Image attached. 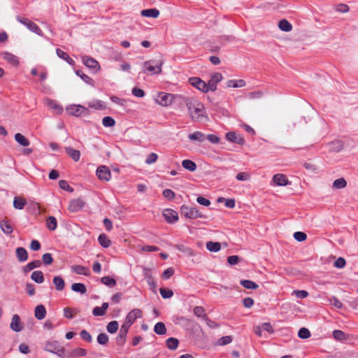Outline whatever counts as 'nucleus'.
<instances>
[{
    "label": "nucleus",
    "instance_id": "nucleus-27",
    "mask_svg": "<svg viewBox=\"0 0 358 358\" xmlns=\"http://www.w3.org/2000/svg\"><path fill=\"white\" fill-rule=\"evenodd\" d=\"M0 227L3 233L6 234H10L13 231V227L7 219H4L0 222Z\"/></svg>",
    "mask_w": 358,
    "mask_h": 358
},
{
    "label": "nucleus",
    "instance_id": "nucleus-19",
    "mask_svg": "<svg viewBox=\"0 0 358 358\" xmlns=\"http://www.w3.org/2000/svg\"><path fill=\"white\" fill-rule=\"evenodd\" d=\"M273 181L279 186L287 185L289 183L287 176L281 173L275 174L273 177Z\"/></svg>",
    "mask_w": 358,
    "mask_h": 358
},
{
    "label": "nucleus",
    "instance_id": "nucleus-20",
    "mask_svg": "<svg viewBox=\"0 0 358 358\" xmlns=\"http://www.w3.org/2000/svg\"><path fill=\"white\" fill-rule=\"evenodd\" d=\"M87 355V350L82 348H77L73 350L69 353H66V357H85Z\"/></svg>",
    "mask_w": 358,
    "mask_h": 358
},
{
    "label": "nucleus",
    "instance_id": "nucleus-4",
    "mask_svg": "<svg viewBox=\"0 0 358 358\" xmlns=\"http://www.w3.org/2000/svg\"><path fill=\"white\" fill-rule=\"evenodd\" d=\"M16 19L19 22L24 25L31 31L36 34L38 36H42L43 35V31L40 27L29 19L21 16H17Z\"/></svg>",
    "mask_w": 358,
    "mask_h": 358
},
{
    "label": "nucleus",
    "instance_id": "nucleus-46",
    "mask_svg": "<svg viewBox=\"0 0 358 358\" xmlns=\"http://www.w3.org/2000/svg\"><path fill=\"white\" fill-rule=\"evenodd\" d=\"M347 186V182L343 178L336 179L333 182V187L335 189H343Z\"/></svg>",
    "mask_w": 358,
    "mask_h": 358
},
{
    "label": "nucleus",
    "instance_id": "nucleus-21",
    "mask_svg": "<svg viewBox=\"0 0 358 358\" xmlns=\"http://www.w3.org/2000/svg\"><path fill=\"white\" fill-rule=\"evenodd\" d=\"M34 315L36 319L41 320L45 317L46 309L43 305H38L34 310Z\"/></svg>",
    "mask_w": 358,
    "mask_h": 358
},
{
    "label": "nucleus",
    "instance_id": "nucleus-34",
    "mask_svg": "<svg viewBox=\"0 0 358 358\" xmlns=\"http://www.w3.org/2000/svg\"><path fill=\"white\" fill-rule=\"evenodd\" d=\"M71 289L73 292H79L81 294H84L87 292V289H86L85 285L84 284L80 283V282L72 284Z\"/></svg>",
    "mask_w": 358,
    "mask_h": 358
},
{
    "label": "nucleus",
    "instance_id": "nucleus-28",
    "mask_svg": "<svg viewBox=\"0 0 358 358\" xmlns=\"http://www.w3.org/2000/svg\"><path fill=\"white\" fill-rule=\"evenodd\" d=\"M27 204L25 199L21 196H15L13 200V206L16 209L22 210Z\"/></svg>",
    "mask_w": 358,
    "mask_h": 358
},
{
    "label": "nucleus",
    "instance_id": "nucleus-55",
    "mask_svg": "<svg viewBox=\"0 0 358 358\" xmlns=\"http://www.w3.org/2000/svg\"><path fill=\"white\" fill-rule=\"evenodd\" d=\"M159 292L164 299H169L173 295V292L172 290L164 288H160Z\"/></svg>",
    "mask_w": 358,
    "mask_h": 358
},
{
    "label": "nucleus",
    "instance_id": "nucleus-59",
    "mask_svg": "<svg viewBox=\"0 0 358 358\" xmlns=\"http://www.w3.org/2000/svg\"><path fill=\"white\" fill-rule=\"evenodd\" d=\"M294 238L298 241H304L307 238V235L302 231H296L294 234Z\"/></svg>",
    "mask_w": 358,
    "mask_h": 358
},
{
    "label": "nucleus",
    "instance_id": "nucleus-35",
    "mask_svg": "<svg viewBox=\"0 0 358 358\" xmlns=\"http://www.w3.org/2000/svg\"><path fill=\"white\" fill-rule=\"evenodd\" d=\"M47 228L50 231H54L57 229V222L55 217L49 216L46 220Z\"/></svg>",
    "mask_w": 358,
    "mask_h": 358
},
{
    "label": "nucleus",
    "instance_id": "nucleus-8",
    "mask_svg": "<svg viewBox=\"0 0 358 358\" xmlns=\"http://www.w3.org/2000/svg\"><path fill=\"white\" fill-rule=\"evenodd\" d=\"M189 82L192 86L195 87L199 90L205 93L208 92V86L207 83L201 78L197 77L190 78L189 79Z\"/></svg>",
    "mask_w": 358,
    "mask_h": 358
},
{
    "label": "nucleus",
    "instance_id": "nucleus-33",
    "mask_svg": "<svg viewBox=\"0 0 358 358\" xmlns=\"http://www.w3.org/2000/svg\"><path fill=\"white\" fill-rule=\"evenodd\" d=\"M31 278L36 283H42L44 281V275L41 271H34L31 273Z\"/></svg>",
    "mask_w": 358,
    "mask_h": 358
},
{
    "label": "nucleus",
    "instance_id": "nucleus-56",
    "mask_svg": "<svg viewBox=\"0 0 358 358\" xmlns=\"http://www.w3.org/2000/svg\"><path fill=\"white\" fill-rule=\"evenodd\" d=\"M97 342L100 345H106L108 342V336L105 333L99 334L97 336Z\"/></svg>",
    "mask_w": 358,
    "mask_h": 358
},
{
    "label": "nucleus",
    "instance_id": "nucleus-23",
    "mask_svg": "<svg viewBox=\"0 0 358 358\" xmlns=\"http://www.w3.org/2000/svg\"><path fill=\"white\" fill-rule=\"evenodd\" d=\"M141 14L143 17L157 18L159 15V11L157 8H150L141 10Z\"/></svg>",
    "mask_w": 358,
    "mask_h": 358
},
{
    "label": "nucleus",
    "instance_id": "nucleus-41",
    "mask_svg": "<svg viewBox=\"0 0 358 358\" xmlns=\"http://www.w3.org/2000/svg\"><path fill=\"white\" fill-rule=\"evenodd\" d=\"M15 140L22 146H28L29 145V140L20 133L15 135Z\"/></svg>",
    "mask_w": 358,
    "mask_h": 358
},
{
    "label": "nucleus",
    "instance_id": "nucleus-29",
    "mask_svg": "<svg viewBox=\"0 0 358 358\" xmlns=\"http://www.w3.org/2000/svg\"><path fill=\"white\" fill-rule=\"evenodd\" d=\"M41 265V262L40 260H34L33 262H29L26 266H23L22 270L24 273H28L35 268L40 267Z\"/></svg>",
    "mask_w": 358,
    "mask_h": 358
},
{
    "label": "nucleus",
    "instance_id": "nucleus-45",
    "mask_svg": "<svg viewBox=\"0 0 358 358\" xmlns=\"http://www.w3.org/2000/svg\"><path fill=\"white\" fill-rule=\"evenodd\" d=\"M119 327V324L117 321H111L110 322L107 326L106 329L110 334H115L117 332Z\"/></svg>",
    "mask_w": 358,
    "mask_h": 358
},
{
    "label": "nucleus",
    "instance_id": "nucleus-51",
    "mask_svg": "<svg viewBox=\"0 0 358 358\" xmlns=\"http://www.w3.org/2000/svg\"><path fill=\"white\" fill-rule=\"evenodd\" d=\"M102 124L106 127H110L115 125V121L113 117L106 116L103 118Z\"/></svg>",
    "mask_w": 358,
    "mask_h": 358
},
{
    "label": "nucleus",
    "instance_id": "nucleus-53",
    "mask_svg": "<svg viewBox=\"0 0 358 358\" xmlns=\"http://www.w3.org/2000/svg\"><path fill=\"white\" fill-rule=\"evenodd\" d=\"M59 187L64 190H66L67 192H73V188L71 187L69 183L64 180H59Z\"/></svg>",
    "mask_w": 358,
    "mask_h": 358
},
{
    "label": "nucleus",
    "instance_id": "nucleus-18",
    "mask_svg": "<svg viewBox=\"0 0 358 358\" xmlns=\"http://www.w3.org/2000/svg\"><path fill=\"white\" fill-rule=\"evenodd\" d=\"M226 138L232 143L243 145L245 143L244 138L241 136H237L235 132H228L226 134Z\"/></svg>",
    "mask_w": 358,
    "mask_h": 358
},
{
    "label": "nucleus",
    "instance_id": "nucleus-14",
    "mask_svg": "<svg viewBox=\"0 0 358 358\" xmlns=\"http://www.w3.org/2000/svg\"><path fill=\"white\" fill-rule=\"evenodd\" d=\"M84 206L85 202L81 199H76L69 202L68 209L72 213H76L82 210Z\"/></svg>",
    "mask_w": 358,
    "mask_h": 358
},
{
    "label": "nucleus",
    "instance_id": "nucleus-17",
    "mask_svg": "<svg viewBox=\"0 0 358 358\" xmlns=\"http://www.w3.org/2000/svg\"><path fill=\"white\" fill-rule=\"evenodd\" d=\"M11 329L15 332H19L22 330L23 327L21 324L20 317L18 315H14L10 325Z\"/></svg>",
    "mask_w": 358,
    "mask_h": 358
},
{
    "label": "nucleus",
    "instance_id": "nucleus-25",
    "mask_svg": "<svg viewBox=\"0 0 358 358\" xmlns=\"http://www.w3.org/2000/svg\"><path fill=\"white\" fill-rule=\"evenodd\" d=\"M16 256L19 262H25L28 258V254L27 250L22 248L19 247L16 249Z\"/></svg>",
    "mask_w": 358,
    "mask_h": 358
},
{
    "label": "nucleus",
    "instance_id": "nucleus-26",
    "mask_svg": "<svg viewBox=\"0 0 358 358\" xmlns=\"http://www.w3.org/2000/svg\"><path fill=\"white\" fill-rule=\"evenodd\" d=\"M66 153L75 161H79L80 158V152L78 150H75L71 147L65 148Z\"/></svg>",
    "mask_w": 358,
    "mask_h": 358
},
{
    "label": "nucleus",
    "instance_id": "nucleus-50",
    "mask_svg": "<svg viewBox=\"0 0 358 358\" xmlns=\"http://www.w3.org/2000/svg\"><path fill=\"white\" fill-rule=\"evenodd\" d=\"M298 336L300 338L306 339L310 337L311 334L310 331L307 328L302 327L299 329L298 332Z\"/></svg>",
    "mask_w": 358,
    "mask_h": 358
},
{
    "label": "nucleus",
    "instance_id": "nucleus-49",
    "mask_svg": "<svg viewBox=\"0 0 358 358\" xmlns=\"http://www.w3.org/2000/svg\"><path fill=\"white\" fill-rule=\"evenodd\" d=\"M48 105L49 107H50L51 108L55 110V111L57 113H61L62 111H63V108L62 106L59 105L58 103H57L55 101L53 100H48Z\"/></svg>",
    "mask_w": 358,
    "mask_h": 358
},
{
    "label": "nucleus",
    "instance_id": "nucleus-64",
    "mask_svg": "<svg viewBox=\"0 0 358 358\" xmlns=\"http://www.w3.org/2000/svg\"><path fill=\"white\" fill-rule=\"evenodd\" d=\"M329 301H330L331 304H332L334 306H335L337 308H341L343 307L342 302L336 296H332L329 299Z\"/></svg>",
    "mask_w": 358,
    "mask_h": 358
},
{
    "label": "nucleus",
    "instance_id": "nucleus-42",
    "mask_svg": "<svg viewBox=\"0 0 358 358\" xmlns=\"http://www.w3.org/2000/svg\"><path fill=\"white\" fill-rule=\"evenodd\" d=\"M155 332L158 335H164L166 332L165 324L162 322H157L154 327Z\"/></svg>",
    "mask_w": 358,
    "mask_h": 358
},
{
    "label": "nucleus",
    "instance_id": "nucleus-24",
    "mask_svg": "<svg viewBox=\"0 0 358 358\" xmlns=\"http://www.w3.org/2000/svg\"><path fill=\"white\" fill-rule=\"evenodd\" d=\"M188 138L192 141H198L201 143L206 139L205 135L201 131H195L188 135Z\"/></svg>",
    "mask_w": 358,
    "mask_h": 358
},
{
    "label": "nucleus",
    "instance_id": "nucleus-13",
    "mask_svg": "<svg viewBox=\"0 0 358 358\" xmlns=\"http://www.w3.org/2000/svg\"><path fill=\"white\" fill-rule=\"evenodd\" d=\"M96 175L100 180L108 181L111 178L110 171L106 166H100L96 169Z\"/></svg>",
    "mask_w": 358,
    "mask_h": 358
},
{
    "label": "nucleus",
    "instance_id": "nucleus-11",
    "mask_svg": "<svg viewBox=\"0 0 358 358\" xmlns=\"http://www.w3.org/2000/svg\"><path fill=\"white\" fill-rule=\"evenodd\" d=\"M129 326L124 323L121 326L119 334L116 338L117 345L122 346L124 344L127 340V335L129 329Z\"/></svg>",
    "mask_w": 358,
    "mask_h": 358
},
{
    "label": "nucleus",
    "instance_id": "nucleus-31",
    "mask_svg": "<svg viewBox=\"0 0 358 358\" xmlns=\"http://www.w3.org/2000/svg\"><path fill=\"white\" fill-rule=\"evenodd\" d=\"M278 27L283 31H290L292 29V25L287 20L283 19L279 21Z\"/></svg>",
    "mask_w": 358,
    "mask_h": 358
},
{
    "label": "nucleus",
    "instance_id": "nucleus-37",
    "mask_svg": "<svg viewBox=\"0 0 358 358\" xmlns=\"http://www.w3.org/2000/svg\"><path fill=\"white\" fill-rule=\"evenodd\" d=\"M56 53L57 56L67 62L69 64H73L74 61L69 56V55L61 49H57Z\"/></svg>",
    "mask_w": 358,
    "mask_h": 358
},
{
    "label": "nucleus",
    "instance_id": "nucleus-39",
    "mask_svg": "<svg viewBox=\"0 0 358 358\" xmlns=\"http://www.w3.org/2000/svg\"><path fill=\"white\" fill-rule=\"evenodd\" d=\"M241 285L246 289H256L259 287L258 285L255 282L249 280H241L240 282Z\"/></svg>",
    "mask_w": 358,
    "mask_h": 358
},
{
    "label": "nucleus",
    "instance_id": "nucleus-5",
    "mask_svg": "<svg viewBox=\"0 0 358 358\" xmlns=\"http://www.w3.org/2000/svg\"><path fill=\"white\" fill-rule=\"evenodd\" d=\"M163 64V62L161 60L157 61L154 59H151L149 61H146L144 62L143 65L145 67V71H148L151 73V74H159L162 72V66Z\"/></svg>",
    "mask_w": 358,
    "mask_h": 358
},
{
    "label": "nucleus",
    "instance_id": "nucleus-3",
    "mask_svg": "<svg viewBox=\"0 0 358 358\" xmlns=\"http://www.w3.org/2000/svg\"><path fill=\"white\" fill-rule=\"evenodd\" d=\"M45 350L50 352L56 354L60 357L66 358V352L63 346L61 345L59 341H52L46 343Z\"/></svg>",
    "mask_w": 358,
    "mask_h": 358
},
{
    "label": "nucleus",
    "instance_id": "nucleus-16",
    "mask_svg": "<svg viewBox=\"0 0 358 358\" xmlns=\"http://www.w3.org/2000/svg\"><path fill=\"white\" fill-rule=\"evenodd\" d=\"M1 56L3 59L10 64L12 66H17L19 65V59L15 55L8 52H3L1 53Z\"/></svg>",
    "mask_w": 358,
    "mask_h": 358
},
{
    "label": "nucleus",
    "instance_id": "nucleus-32",
    "mask_svg": "<svg viewBox=\"0 0 358 358\" xmlns=\"http://www.w3.org/2000/svg\"><path fill=\"white\" fill-rule=\"evenodd\" d=\"M173 247L178 249L179 251L183 252L187 256L191 257L194 255L193 250L191 248L186 247L182 244L174 245Z\"/></svg>",
    "mask_w": 358,
    "mask_h": 358
},
{
    "label": "nucleus",
    "instance_id": "nucleus-58",
    "mask_svg": "<svg viewBox=\"0 0 358 358\" xmlns=\"http://www.w3.org/2000/svg\"><path fill=\"white\" fill-rule=\"evenodd\" d=\"M333 336L337 341H343L345 338L344 332L341 330H334L333 331Z\"/></svg>",
    "mask_w": 358,
    "mask_h": 358
},
{
    "label": "nucleus",
    "instance_id": "nucleus-47",
    "mask_svg": "<svg viewBox=\"0 0 358 358\" xmlns=\"http://www.w3.org/2000/svg\"><path fill=\"white\" fill-rule=\"evenodd\" d=\"M101 281L103 284L110 287H113L116 285V280L110 276L102 277Z\"/></svg>",
    "mask_w": 358,
    "mask_h": 358
},
{
    "label": "nucleus",
    "instance_id": "nucleus-6",
    "mask_svg": "<svg viewBox=\"0 0 358 358\" xmlns=\"http://www.w3.org/2000/svg\"><path fill=\"white\" fill-rule=\"evenodd\" d=\"M66 110L69 115L76 117L85 116L89 114V110L81 105H71L66 108Z\"/></svg>",
    "mask_w": 358,
    "mask_h": 358
},
{
    "label": "nucleus",
    "instance_id": "nucleus-48",
    "mask_svg": "<svg viewBox=\"0 0 358 358\" xmlns=\"http://www.w3.org/2000/svg\"><path fill=\"white\" fill-rule=\"evenodd\" d=\"M194 314L202 318H206L207 317L206 314V310L202 306H195L193 309Z\"/></svg>",
    "mask_w": 358,
    "mask_h": 358
},
{
    "label": "nucleus",
    "instance_id": "nucleus-63",
    "mask_svg": "<svg viewBox=\"0 0 358 358\" xmlns=\"http://www.w3.org/2000/svg\"><path fill=\"white\" fill-rule=\"evenodd\" d=\"M232 341V338L230 336H225L220 338L218 341V343L220 345H227Z\"/></svg>",
    "mask_w": 358,
    "mask_h": 358
},
{
    "label": "nucleus",
    "instance_id": "nucleus-62",
    "mask_svg": "<svg viewBox=\"0 0 358 358\" xmlns=\"http://www.w3.org/2000/svg\"><path fill=\"white\" fill-rule=\"evenodd\" d=\"M250 174L246 172H241V173H238L236 176V178L238 180H241V181L248 180L250 179Z\"/></svg>",
    "mask_w": 358,
    "mask_h": 358
},
{
    "label": "nucleus",
    "instance_id": "nucleus-40",
    "mask_svg": "<svg viewBox=\"0 0 358 358\" xmlns=\"http://www.w3.org/2000/svg\"><path fill=\"white\" fill-rule=\"evenodd\" d=\"M76 73L78 76H79L86 83H87L90 85H92V86L94 85V80L90 77H89L87 75L85 74L82 71L78 70L76 71Z\"/></svg>",
    "mask_w": 358,
    "mask_h": 358
},
{
    "label": "nucleus",
    "instance_id": "nucleus-44",
    "mask_svg": "<svg viewBox=\"0 0 358 358\" xmlns=\"http://www.w3.org/2000/svg\"><path fill=\"white\" fill-rule=\"evenodd\" d=\"M98 241L103 248H108L111 243L110 241L107 238L106 235L101 234L99 236Z\"/></svg>",
    "mask_w": 358,
    "mask_h": 358
},
{
    "label": "nucleus",
    "instance_id": "nucleus-10",
    "mask_svg": "<svg viewBox=\"0 0 358 358\" xmlns=\"http://www.w3.org/2000/svg\"><path fill=\"white\" fill-rule=\"evenodd\" d=\"M82 60L84 64L89 69L94 71V72H97L100 69V66L99 62L93 59L92 57L88 56H83L82 57Z\"/></svg>",
    "mask_w": 358,
    "mask_h": 358
},
{
    "label": "nucleus",
    "instance_id": "nucleus-30",
    "mask_svg": "<svg viewBox=\"0 0 358 358\" xmlns=\"http://www.w3.org/2000/svg\"><path fill=\"white\" fill-rule=\"evenodd\" d=\"M53 283L57 291H62L65 287L64 279L60 276H55L53 278Z\"/></svg>",
    "mask_w": 358,
    "mask_h": 358
},
{
    "label": "nucleus",
    "instance_id": "nucleus-22",
    "mask_svg": "<svg viewBox=\"0 0 358 358\" xmlns=\"http://www.w3.org/2000/svg\"><path fill=\"white\" fill-rule=\"evenodd\" d=\"M71 271L79 275H84L88 276L90 275V270L88 268L81 265H73L71 266Z\"/></svg>",
    "mask_w": 358,
    "mask_h": 358
},
{
    "label": "nucleus",
    "instance_id": "nucleus-1",
    "mask_svg": "<svg viewBox=\"0 0 358 358\" xmlns=\"http://www.w3.org/2000/svg\"><path fill=\"white\" fill-rule=\"evenodd\" d=\"M185 105L192 120H199L204 109L203 105L194 99H185Z\"/></svg>",
    "mask_w": 358,
    "mask_h": 358
},
{
    "label": "nucleus",
    "instance_id": "nucleus-7",
    "mask_svg": "<svg viewBox=\"0 0 358 358\" xmlns=\"http://www.w3.org/2000/svg\"><path fill=\"white\" fill-rule=\"evenodd\" d=\"M173 99V94L162 92L158 93L156 102L161 106H168L171 104Z\"/></svg>",
    "mask_w": 358,
    "mask_h": 358
},
{
    "label": "nucleus",
    "instance_id": "nucleus-2",
    "mask_svg": "<svg viewBox=\"0 0 358 358\" xmlns=\"http://www.w3.org/2000/svg\"><path fill=\"white\" fill-rule=\"evenodd\" d=\"M180 213L182 216L188 219L207 218V215L202 214L196 207L187 205L180 207Z\"/></svg>",
    "mask_w": 358,
    "mask_h": 358
},
{
    "label": "nucleus",
    "instance_id": "nucleus-12",
    "mask_svg": "<svg viewBox=\"0 0 358 358\" xmlns=\"http://www.w3.org/2000/svg\"><path fill=\"white\" fill-rule=\"evenodd\" d=\"M163 216L168 223L173 224L178 220V213L170 208H166L163 211Z\"/></svg>",
    "mask_w": 358,
    "mask_h": 358
},
{
    "label": "nucleus",
    "instance_id": "nucleus-60",
    "mask_svg": "<svg viewBox=\"0 0 358 358\" xmlns=\"http://www.w3.org/2000/svg\"><path fill=\"white\" fill-rule=\"evenodd\" d=\"M42 260L44 264L50 265L52 263L53 259L50 253H45L42 256Z\"/></svg>",
    "mask_w": 358,
    "mask_h": 358
},
{
    "label": "nucleus",
    "instance_id": "nucleus-38",
    "mask_svg": "<svg viewBox=\"0 0 358 358\" xmlns=\"http://www.w3.org/2000/svg\"><path fill=\"white\" fill-rule=\"evenodd\" d=\"M206 248L210 252H218L221 249V244L219 242L208 241L206 243Z\"/></svg>",
    "mask_w": 358,
    "mask_h": 358
},
{
    "label": "nucleus",
    "instance_id": "nucleus-43",
    "mask_svg": "<svg viewBox=\"0 0 358 358\" xmlns=\"http://www.w3.org/2000/svg\"><path fill=\"white\" fill-rule=\"evenodd\" d=\"M166 346L171 350H175L177 349L179 341L175 338H169L166 340Z\"/></svg>",
    "mask_w": 358,
    "mask_h": 358
},
{
    "label": "nucleus",
    "instance_id": "nucleus-54",
    "mask_svg": "<svg viewBox=\"0 0 358 358\" xmlns=\"http://www.w3.org/2000/svg\"><path fill=\"white\" fill-rule=\"evenodd\" d=\"M80 337L83 340H84L86 342L91 343L92 341V337L90 334V333L85 330L83 329L80 333Z\"/></svg>",
    "mask_w": 358,
    "mask_h": 358
},
{
    "label": "nucleus",
    "instance_id": "nucleus-15",
    "mask_svg": "<svg viewBox=\"0 0 358 358\" xmlns=\"http://www.w3.org/2000/svg\"><path fill=\"white\" fill-rule=\"evenodd\" d=\"M222 79V76L220 73H215L212 75L210 80L207 83L208 86V91L211 90L213 92L217 90V84L221 81Z\"/></svg>",
    "mask_w": 358,
    "mask_h": 358
},
{
    "label": "nucleus",
    "instance_id": "nucleus-52",
    "mask_svg": "<svg viewBox=\"0 0 358 358\" xmlns=\"http://www.w3.org/2000/svg\"><path fill=\"white\" fill-rule=\"evenodd\" d=\"M77 313V310L76 309H73L71 308H64V316L68 319H72L74 316V314Z\"/></svg>",
    "mask_w": 358,
    "mask_h": 358
},
{
    "label": "nucleus",
    "instance_id": "nucleus-36",
    "mask_svg": "<svg viewBox=\"0 0 358 358\" xmlns=\"http://www.w3.org/2000/svg\"><path fill=\"white\" fill-rule=\"evenodd\" d=\"M182 165L184 169L189 171H194L196 169V164L192 160L185 159L182 162Z\"/></svg>",
    "mask_w": 358,
    "mask_h": 358
},
{
    "label": "nucleus",
    "instance_id": "nucleus-9",
    "mask_svg": "<svg viewBox=\"0 0 358 358\" xmlns=\"http://www.w3.org/2000/svg\"><path fill=\"white\" fill-rule=\"evenodd\" d=\"M142 315H143L141 310L138 308H135L127 314L125 318L124 324L131 327V325L134 323L136 320L137 318H141Z\"/></svg>",
    "mask_w": 358,
    "mask_h": 358
},
{
    "label": "nucleus",
    "instance_id": "nucleus-61",
    "mask_svg": "<svg viewBox=\"0 0 358 358\" xmlns=\"http://www.w3.org/2000/svg\"><path fill=\"white\" fill-rule=\"evenodd\" d=\"M158 158V156L156 153L152 152L148 155L145 159V163L148 164H151L155 163Z\"/></svg>",
    "mask_w": 358,
    "mask_h": 358
},
{
    "label": "nucleus",
    "instance_id": "nucleus-57",
    "mask_svg": "<svg viewBox=\"0 0 358 358\" xmlns=\"http://www.w3.org/2000/svg\"><path fill=\"white\" fill-rule=\"evenodd\" d=\"M162 194L166 199L170 201L173 200L176 196L174 192L170 189H165L163 191Z\"/></svg>",
    "mask_w": 358,
    "mask_h": 358
}]
</instances>
